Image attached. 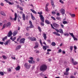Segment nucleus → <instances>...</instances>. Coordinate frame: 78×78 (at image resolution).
<instances>
[{
	"label": "nucleus",
	"mask_w": 78,
	"mask_h": 78,
	"mask_svg": "<svg viewBox=\"0 0 78 78\" xmlns=\"http://www.w3.org/2000/svg\"><path fill=\"white\" fill-rule=\"evenodd\" d=\"M71 62L72 63H73V65H74V66H75L78 64V62L76 61H74L73 59V58H72L71 60Z\"/></svg>",
	"instance_id": "obj_6"
},
{
	"label": "nucleus",
	"mask_w": 78,
	"mask_h": 78,
	"mask_svg": "<svg viewBox=\"0 0 78 78\" xmlns=\"http://www.w3.org/2000/svg\"><path fill=\"white\" fill-rule=\"evenodd\" d=\"M16 8H20V7L19 6V5H17L16 6Z\"/></svg>",
	"instance_id": "obj_64"
},
{
	"label": "nucleus",
	"mask_w": 78,
	"mask_h": 78,
	"mask_svg": "<svg viewBox=\"0 0 78 78\" xmlns=\"http://www.w3.org/2000/svg\"><path fill=\"white\" fill-rule=\"evenodd\" d=\"M22 17L23 20H25V14H23Z\"/></svg>",
	"instance_id": "obj_24"
},
{
	"label": "nucleus",
	"mask_w": 78,
	"mask_h": 78,
	"mask_svg": "<svg viewBox=\"0 0 78 78\" xmlns=\"http://www.w3.org/2000/svg\"><path fill=\"white\" fill-rule=\"evenodd\" d=\"M38 14L40 15H42V12H38Z\"/></svg>",
	"instance_id": "obj_45"
},
{
	"label": "nucleus",
	"mask_w": 78,
	"mask_h": 78,
	"mask_svg": "<svg viewBox=\"0 0 78 78\" xmlns=\"http://www.w3.org/2000/svg\"><path fill=\"white\" fill-rule=\"evenodd\" d=\"M43 37L44 40L47 39V34L45 33L43 34Z\"/></svg>",
	"instance_id": "obj_17"
},
{
	"label": "nucleus",
	"mask_w": 78,
	"mask_h": 78,
	"mask_svg": "<svg viewBox=\"0 0 78 78\" xmlns=\"http://www.w3.org/2000/svg\"><path fill=\"white\" fill-rule=\"evenodd\" d=\"M30 59H31V61H33V57H30Z\"/></svg>",
	"instance_id": "obj_59"
},
{
	"label": "nucleus",
	"mask_w": 78,
	"mask_h": 78,
	"mask_svg": "<svg viewBox=\"0 0 78 78\" xmlns=\"http://www.w3.org/2000/svg\"><path fill=\"white\" fill-rule=\"evenodd\" d=\"M53 34H56L57 36H60V34L58 33V32H53Z\"/></svg>",
	"instance_id": "obj_16"
},
{
	"label": "nucleus",
	"mask_w": 78,
	"mask_h": 78,
	"mask_svg": "<svg viewBox=\"0 0 78 78\" xmlns=\"http://www.w3.org/2000/svg\"><path fill=\"white\" fill-rule=\"evenodd\" d=\"M18 33V31L17 30H15L13 33L12 35L13 36H15Z\"/></svg>",
	"instance_id": "obj_12"
},
{
	"label": "nucleus",
	"mask_w": 78,
	"mask_h": 78,
	"mask_svg": "<svg viewBox=\"0 0 78 78\" xmlns=\"http://www.w3.org/2000/svg\"><path fill=\"white\" fill-rule=\"evenodd\" d=\"M1 14L3 16H5V14L3 13L2 12H1Z\"/></svg>",
	"instance_id": "obj_50"
},
{
	"label": "nucleus",
	"mask_w": 78,
	"mask_h": 78,
	"mask_svg": "<svg viewBox=\"0 0 78 78\" xmlns=\"http://www.w3.org/2000/svg\"><path fill=\"white\" fill-rule=\"evenodd\" d=\"M45 11H48V7L47 6L45 7Z\"/></svg>",
	"instance_id": "obj_54"
},
{
	"label": "nucleus",
	"mask_w": 78,
	"mask_h": 78,
	"mask_svg": "<svg viewBox=\"0 0 78 78\" xmlns=\"http://www.w3.org/2000/svg\"><path fill=\"white\" fill-rule=\"evenodd\" d=\"M63 1H64L65 0H63ZM59 2L61 3H62V4H63L64 3V2L62 1V0H59Z\"/></svg>",
	"instance_id": "obj_47"
},
{
	"label": "nucleus",
	"mask_w": 78,
	"mask_h": 78,
	"mask_svg": "<svg viewBox=\"0 0 78 78\" xmlns=\"http://www.w3.org/2000/svg\"><path fill=\"white\" fill-rule=\"evenodd\" d=\"M30 28V27H27L26 28V29L27 31H29V29Z\"/></svg>",
	"instance_id": "obj_49"
},
{
	"label": "nucleus",
	"mask_w": 78,
	"mask_h": 78,
	"mask_svg": "<svg viewBox=\"0 0 78 78\" xmlns=\"http://www.w3.org/2000/svg\"><path fill=\"white\" fill-rule=\"evenodd\" d=\"M30 11H31L33 13H34V14H37V12L33 9H30Z\"/></svg>",
	"instance_id": "obj_26"
},
{
	"label": "nucleus",
	"mask_w": 78,
	"mask_h": 78,
	"mask_svg": "<svg viewBox=\"0 0 78 78\" xmlns=\"http://www.w3.org/2000/svg\"><path fill=\"white\" fill-rule=\"evenodd\" d=\"M47 69V66L45 64L42 65L40 67V70L41 72H44Z\"/></svg>",
	"instance_id": "obj_1"
},
{
	"label": "nucleus",
	"mask_w": 78,
	"mask_h": 78,
	"mask_svg": "<svg viewBox=\"0 0 78 78\" xmlns=\"http://www.w3.org/2000/svg\"><path fill=\"white\" fill-rule=\"evenodd\" d=\"M0 75H2V76H3L4 75V73L3 72L0 71Z\"/></svg>",
	"instance_id": "obj_36"
},
{
	"label": "nucleus",
	"mask_w": 78,
	"mask_h": 78,
	"mask_svg": "<svg viewBox=\"0 0 78 78\" xmlns=\"http://www.w3.org/2000/svg\"><path fill=\"white\" fill-rule=\"evenodd\" d=\"M70 51H72V50H73V46H70Z\"/></svg>",
	"instance_id": "obj_44"
},
{
	"label": "nucleus",
	"mask_w": 78,
	"mask_h": 78,
	"mask_svg": "<svg viewBox=\"0 0 78 78\" xmlns=\"http://www.w3.org/2000/svg\"><path fill=\"white\" fill-rule=\"evenodd\" d=\"M56 19L58 20H61V17L58 16L56 17Z\"/></svg>",
	"instance_id": "obj_38"
},
{
	"label": "nucleus",
	"mask_w": 78,
	"mask_h": 78,
	"mask_svg": "<svg viewBox=\"0 0 78 78\" xmlns=\"http://www.w3.org/2000/svg\"><path fill=\"white\" fill-rule=\"evenodd\" d=\"M12 31L11 30L8 32L7 36L9 37H11L12 36Z\"/></svg>",
	"instance_id": "obj_8"
},
{
	"label": "nucleus",
	"mask_w": 78,
	"mask_h": 78,
	"mask_svg": "<svg viewBox=\"0 0 78 78\" xmlns=\"http://www.w3.org/2000/svg\"><path fill=\"white\" fill-rule=\"evenodd\" d=\"M69 34L73 37L74 41H77V40H78V39H77V38L75 37V36L73 35V33H69Z\"/></svg>",
	"instance_id": "obj_7"
},
{
	"label": "nucleus",
	"mask_w": 78,
	"mask_h": 78,
	"mask_svg": "<svg viewBox=\"0 0 78 78\" xmlns=\"http://www.w3.org/2000/svg\"><path fill=\"white\" fill-rule=\"evenodd\" d=\"M60 26H61L62 28H64V25H63V24H62V23H60Z\"/></svg>",
	"instance_id": "obj_41"
},
{
	"label": "nucleus",
	"mask_w": 78,
	"mask_h": 78,
	"mask_svg": "<svg viewBox=\"0 0 78 78\" xmlns=\"http://www.w3.org/2000/svg\"><path fill=\"white\" fill-rule=\"evenodd\" d=\"M35 51H36V53H39V51H37V50H35Z\"/></svg>",
	"instance_id": "obj_55"
},
{
	"label": "nucleus",
	"mask_w": 78,
	"mask_h": 78,
	"mask_svg": "<svg viewBox=\"0 0 78 78\" xmlns=\"http://www.w3.org/2000/svg\"><path fill=\"white\" fill-rule=\"evenodd\" d=\"M51 45H52V46H55V45H56V43L54 42H52L51 43Z\"/></svg>",
	"instance_id": "obj_29"
},
{
	"label": "nucleus",
	"mask_w": 78,
	"mask_h": 78,
	"mask_svg": "<svg viewBox=\"0 0 78 78\" xmlns=\"http://www.w3.org/2000/svg\"><path fill=\"white\" fill-rule=\"evenodd\" d=\"M43 48L44 50H47V47L46 46H43Z\"/></svg>",
	"instance_id": "obj_33"
},
{
	"label": "nucleus",
	"mask_w": 78,
	"mask_h": 78,
	"mask_svg": "<svg viewBox=\"0 0 78 78\" xmlns=\"http://www.w3.org/2000/svg\"><path fill=\"white\" fill-rule=\"evenodd\" d=\"M30 40L32 41H36V38L35 37H32L30 38Z\"/></svg>",
	"instance_id": "obj_13"
},
{
	"label": "nucleus",
	"mask_w": 78,
	"mask_h": 78,
	"mask_svg": "<svg viewBox=\"0 0 78 78\" xmlns=\"http://www.w3.org/2000/svg\"><path fill=\"white\" fill-rule=\"evenodd\" d=\"M69 15H70L71 17H73H73H75V14H72L69 13Z\"/></svg>",
	"instance_id": "obj_25"
},
{
	"label": "nucleus",
	"mask_w": 78,
	"mask_h": 78,
	"mask_svg": "<svg viewBox=\"0 0 78 78\" xmlns=\"http://www.w3.org/2000/svg\"><path fill=\"white\" fill-rule=\"evenodd\" d=\"M52 14H56V12H52Z\"/></svg>",
	"instance_id": "obj_56"
},
{
	"label": "nucleus",
	"mask_w": 78,
	"mask_h": 78,
	"mask_svg": "<svg viewBox=\"0 0 78 78\" xmlns=\"http://www.w3.org/2000/svg\"><path fill=\"white\" fill-rule=\"evenodd\" d=\"M19 1L20 2L21 4H22V5H23V3H25V2L24 1H22V0H19Z\"/></svg>",
	"instance_id": "obj_30"
},
{
	"label": "nucleus",
	"mask_w": 78,
	"mask_h": 78,
	"mask_svg": "<svg viewBox=\"0 0 78 78\" xmlns=\"http://www.w3.org/2000/svg\"><path fill=\"white\" fill-rule=\"evenodd\" d=\"M50 25L52 29L55 30V31H57V33L59 32L60 33H61V34H63V33H64V32H63V30H62V29H60L58 30V29L55 28V27H53V26L52 24L51 23Z\"/></svg>",
	"instance_id": "obj_2"
},
{
	"label": "nucleus",
	"mask_w": 78,
	"mask_h": 78,
	"mask_svg": "<svg viewBox=\"0 0 78 78\" xmlns=\"http://www.w3.org/2000/svg\"><path fill=\"white\" fill-rule=\"evenodd\" d=\"M52 24L53 26L54 27H55V28H58V27H59V25L55 23H53Z\"/></svg>",
	"instance_id": "obj_9"
},
{
	"label": "nucleus",
	"mask_w": 78,
	"mask_h": 78,
	"mask_svg": "<svg viewBox=\"0 0 78 78\" xmlns=\"http://www.w3.org/2000/svg\"><path fill=\"white\" fill-rule=\"evenodd\" d=\"M39 17H40V20L41 21V22L40 23V24H41V25L42 26H44V17L42 15H39Z\"/></svg>",
	"instance_id": "obj_3"
},
{
	"label": "nucleus",
	"mask_w": 78,
	"mask_h": 78,
	"mask_svg": "<svg viewBox=\"0 0 78 78\" xmlns=\"http://www.w3.org/2000/svg\"><path fill=\"white\" fill-rule=\"evenodd\" d=\"M19 8L20 10L21 11H23V7H22L20 6Z\"/></svg>",
	"instance_id": "obj_43"
},
{
	"label": "nucleus",
	"mask_w": 78,
	"mask_h": 78,
	"mask_svg": "<svg viewBox=\"0 0 78 78\" xmlns=\"http://www.w3.org/2000/svg\"><path fill=\"white\" fill-rule=\"evenodd\" d=\"M2 58H3V59H7V57L5 55H3Z\"/></svg>",
	"instance_id": "obj_42"
},
{
	"label": "nucleus",
	"mask_w": 78,
	"mask_h": 78,
	"mask_svg": "<svg viewBox=\"0 0 78 78\" xmlns=\"http://www.w3.org/2000/svg\"><path fill=\"white\" fill-rule=\"evenodd\" d=\"M64 74L65 75H69V72H66L64 73Z\"/></svg>",
	"instance_id": "obj_34"
},
{
	"label": "nucleus",
	"mask_w": 78,
	"mask_h": 78,
	"mask_svg": "<svg viewBox=\"0 0 78 78\" xmlns=\"http://www.w3.org/2000/svg\"><path fill=\"white\" fill-rule=\"evenodd\" d=\"M45 23H47V24H48V25H50V22L49 21L47 20H45Z\"/></svg>",
	"instance_id": "obj_23"
},
{
	"label": "nucleus",
	"mask_w": 78,
	"mask_h": 78,
	"mask_svg": "<svg viewBox=\"0 0 78 78\" xmlns=\"http://www.w3.org/2000/svg\"><path fill=\"white\" fill-rule=\"evenodd\" d=\"M6 24L5 23L4 24L3 26L2 29H4V28H5V27H6Z\"/></svg>",
	"instance_id": "obj_40"
},
{
	"label": "nucleus",
	"mask_w": 78,
	"mask_h": 78,
	"mask_svg": "<svg viewBox=\"0 0 78 78\" xmlns=\"http://www.w3.org/2000/svg\"><path fill=\"white\" fill-rule=\"evenodd\" d=\"M38 28L40 32H41V31H42V30L41 29V28L39 26L38 27Z\"/></svg>",
	"instance_id": "obj_35"
},
{
	"label": "nucleus",
	"mask_w": 78,
	"mask_h": 78,
	"mask_svg": "<svg viewBox=\"0 0 78 78\" xmlns=\"http://www.w3.org/2000/svg\"><path fill=\"white\" fill-rule=\"evenodd\" d=\"M70 70L69 68H66V72H69V71Z\"/></svg>",
	"instance_id": "obj_46"
},
{
	"label": "nucleus",
	"mask_w": 78,
	"mask_h": 78,
	"mask_svg": "<svg viewBox=\"0 0 78 78\" xmlns=\"http://www.w3.org/2000/svg\"><path fill=\"white\" fill-rule=\"evenodd\" d=\"M16 39V37H15L13 38L12 41H14Z\"/></svg>",
	"instance_id": "obj_51"
},
{
	"label": "nucleus",
	"mask_w": 78,
	"mask_h": 78,
	"mask_svg": "<svg viewBox=\"0 0 78 78\" xmlns=\"http://www.w3.org/2000/svg\"><path fill=\"white\" fill-rule=\"evenodd\" d=\"M8 72H11V69H9L8 70Z\"/></svg>",
	"instance_id": "obj_62"
},
{
	"label": "nucleus",
	"mask_w": 78,
	"mask_h": 78,
	"mask_svg": "<svg viewBox=\"0 0 78 78\" xmlns=\"http://www.w3.org/2000/svg\"><path fill=\"white\" fill-rule=\"evenodd\" d=\"M4 1H5L7 2V3H9V5H14V2H11L9 1H8V0H4Z\"/></svg>",
	"instance_id": "obj_11"
},
{
	"label": "nucleus",
	"mask_w": 78,
	"mask_h": 78,
	"mask_svg": "<svg viewBox=\"0 0 78 78\" xmlns=\"http://www.w3.org/2000/svg\"><path fill=\"white\" fill-rule=\"evenodd\" d=\"M35 46L34 47V48H36L39 47V43L37 42H36L35 44Z\"/></svg>",
	"instance_id": "obj_15"
},
{
	"label": "nucleus",
	"mask_w": 78,
	"mask_h": 78,
	"mask_svg": "<svg viewBox=\"0 0 78 78\" xmlns=\"http://www.w3.org/2000/svg\"><path fill=\"white\" fill-rule=\"evenodd\" d=\"M51 5H52L53 7V8H54V7H55V5H54V3L53 2V0H51Z\"/></svg>",
	"instance_id": "obj_18"
},
{
	"label": "nucleus",
	"mask_w": 78,
	"mask_h": 78,
	"mask_svg": "<svg viewBox=\"0 0 78 78\" xmlns=\"http://www.w3.org/2000/svg\"><path fill=\"white\" fill-rule=\"evenodd\" d=\"M11 23L10 22H8L7 23L6 25V27H11Z\"/></svg>",
	"instance_id": "obj_14"
},
{
	"label": "nucleus",
	"mask_w": 78,
	"mask_h": 78,
	"mask_svg": "<svg viewBox=\"0 0 78 78\" xmlns=\"http://www.w3.org/2000/svg\"><path fill=\"white\" fill-rule=\"evenodd\" d=\"M64 35L65 36H68L69 35V33H65L64 34Z\"/></svg>",
	"instance_id": "obj_37"
},
{
	"label": "nucleus",
	"mask_w": 78,
	"mask_h": 78,
	"mask_svg": "<svg viewBox=\"0 0 78 78\" xmlns=\"http://www.w3.org/2000/svg\"><path fill=\"white\" fill-rule=\"evenodd\" d=\"M57 16H59L60 14H59V13H57L56 14Z\"/></svg>",
	"instance_id": "obj_61"
},
{
	"label": "nucleus",
	"mask_w": 78,
	"mask_h": 78,
	"mask_svg": "<svg viewBox=\"0 0 78 78\" xmlns=\"http://www.w3.org/2000/svg\"><path fill=\"white\" fill-rule=\"evenodd\" d=\"M9 40L6 41L5 42V43H4V44L5 45H8V43H9Z\"/></svg>",
	"instance_id": "obj_28"
},
{
	"label": "nucleus",
	"mask_w": 78,
	"mask_h": 78,
	"mask_svg": "<svg viewBox=\"0 0 78 78\" xmlns=\"http://www.w3.org/2000/svg\"><path fill=\"white\" fill-rule=\"evenodd\" d=\"M25 38L21 39L20 41V44H24L25 43Z\"/></svg>",
	"instance_id": "obj_5"
},
{
	"label": "nucleus",
	"mask_w": 78,
	"mask_h": 78,
	"mask_svg": "<svg viewBox=\"0 0 78 78\" xmlns=\"http://www.w3.org/2000/svg\"><path fill=\"white\" fill-rule=\"evenodd\" d=\"M47 51L48 52L51 51V50L50 49H47Z\"/></svg>",
	"instance_id": "obj_53"
},
{
	"label": "nucleus",
	"mask_w": 78,
	"mask_h": 78,
	"mask_svg": "<svg viewBox=\"0 0 78 78\" xmlns=\"http://www.w3.org/2000/svg\"><path fill=\"white\" fill-rule=\"evenodd\" d=\"M17 13H15V18L13 19L14 20L16 21L17 20Z\"/></svg>",
	"instance_id": "obj_20"
},
{
	"label": "nucleus",
	"mask_w": 78,
	"mask_h": 78,
	"mask_svg": "<svg viewBox=\"0 0 78 78\" xmlns=\"http://www.w3.org/2000/svg\"><path fill=\"white\" fill-rule=\"evenodd\" d=\"M20 48H21V45H18L17 47L16 48V50H19Z\"/></svg>",
	"instance_id": "obj_22"
},
{
	"label": "nucleus",
	"mask_w": 78,
	"mask_h": 78,
	"mask_svg": "<svg viewBox=\"0 0 78 78\" xmlns=\"http://www.w3.org/2000/svg\"><path fill=\"white\" fill-rule=\"evenodd\" d=\"M74 50H76V49H77V47H76V46L75 45L74 46Z\"/></svg>",
	"instance_id": "obj_57"
},
{
	"label": "nucleus",
	"mask_w": 78,
	"mask_h": 78,
	"mask_svg": "<svg viewBox=\"0 0 78 78\" xmlns=\"http://www.w3.org/2000/svg\"><path fill=\"white\" fill-rule=\"evenodd\" d=\"M51 18L52 19L54 20H56V19H55V17H53V16H51Z\"/></svg>",
	"instance_id": "obj_48"
},
{
	"label": "nucleus",
	"mask_w": 78,
	"mask_h": 78,
	"mask_svg": "<svg viewBox=\"0 0 78 78\" xmlns=\"http://www.w3.org/2000/svg\"><path fill=\"white\" fill-rule=\"evenodd\" d=\"M0 5L1 6H3V5H4V4H3V3L2 2L1 3Z\"/></svg>",
	"instance_id": "obj_63"
},
{
	"label": "nucleus",
	"mask_w": 78,
	"mask_h": 78,
	"mask_svg": "<svg viewBox=\"0 0 78 78\" xmlns=\"http://www.w3.org/2000/svg\"><path fill=\"white\" fill-rule=\"evenodd\" d=\"M31 66V65L27 63H25L24 65L25 68L27 69H30V67Z\"/></svg>",
	"instance_id": "obj_4"
},
{
	"label": "nucleus",
	"mask_w": 78,
	"mask_h": 78,
	"mask_svg": "<svg viewBox=\"0 0 78 78\" xmlns=\"http://www.w3.org/2000/svg\"><path fill=\"white\" fill-rule=\"evenodd\" d=\"M62 52V50H61V49H59L58 50V52L59 53H61Z\"/></svg>",
	"instance_id": "obj_52"
},
{
	"label": "nucleus",
	"mask_w": 78,
	"mask_h": 78,
	"mask_svg": "<svg viewBox=\"0 0 78 78\" xmlns=\"http://www.w3.org/2000/svg\"><path fill=\"white\" fill-rule=\"evenodd\" d=\"M6 39H7V37H4L2 39L3 41H5V40H6Z\"/></svg>",
	"instance_id": "obj_39"
},
{
	"label": "nucleus",
	"mask_w": 78,
	"mask_h": 78,
	"mask_svg": "<svg viewBox=\"0 0 78 78\" xmlns=\"http://www.w3.org/2000/svg\"><path fill=\"white\" fill-rule=\"evenodd\" d=\"M62 23L64 25H65V24H67V21H64L62 22Z\"/></svg>",
	"instance_id": "obj_32"
},
{
	"label": "nucleus",
	"mask_w": 78,
	"mask_h": 78,
	"mask_svg": "<svg viewBox=\"0 0 78 78\" xmlns=\"http://www.w3.org/2000/svg\"><path fill=\"white\" fill-rule=\"evenodd\" d=\"M26 36H30V34L27 33L26 34Z\"/></svg>",
	"instance_id": "obj_58"
},
{
	"label": "nucleus",
	"mask_w": 78,
	"mask_h": 78,
	"mask_svg": "<svg viewBox=\"0 0 78 78\" xmlns=\"http://www.w3.org/2000/svg\"><path fill=\"white\" fill-rule=\"evenodd\" d=\"M20 37H19L17 39V41H19V39H20Z\"/></svg>",
	"instance_id": "obj_60"
},
{
	"label": "nucleus",
	"mask_w": 78,
	"mask_h": 78,
	"mask_svg": "<svg viewBox=\"0 0 78 78\" xmlns=\"http://www.w3.org/2000/svg\"><path fill=\"white\" fill-rule=\"evenodd\" d=\"M60 12L62 13V15H64V14H65V10L64 9H62L60 10Z\"/></svg>",
	"instance_id": "obj_10"
},
{
	"label": "nucleus",
	"mask_w": 78,
	"mask_h": 78,
	"mask_svg": "<svg viewBox=\"0 0 78 78\" xmlns=\"http://www.w3.org/2000/svg\"><path fill=\"white\" fill-rule=\"evenodd\" d=\"M30 14L31 15V17L32 19L33 20H34L35 19V17L34 16H33V14H32V13H31Z\"/></svg>",
	"instance_id": "obj_21"
},
{
	"label": "nucleus",
	"mask_w": 78,
	"mask_h": 78,
	"mask_svg": "<svg viewBox=\"0 0 78 78\" xmlns=\"http://www.w3.org/2000/svg\"><path fill=\"white\" fill-rule=\"evenodd\" d=\"M20 66H19L16 68L15 69L16 70V71H18V70H20Z\"/></svg>",
	"instance_id": "obj_19"
},
{
	"label": "nucleus",
	"mask_w": 78,
	"mask_h": 78,
	"mask_svg": "<svg viewBox=\"0 0 78 78\" xmlns=\"http://www.w3.org/2000/svg\"><path fill=\"white\" fill-rule=\"evenodd\" d=\"M30 25L29 26V27L30 28H34V26H33V24H30Z\"/></svg>",
	"instance_id": "obj_31"
},
{
	"label": "nucleus",
	"mask_w": 78,
	"mask_h": 78,
	"mask_svg": "<svg viewBox=\"0 0 78 78\" xmlns=\"http://www.w3.org/2000/svg\"><path fill=\"white\" fill-rule=\"evenodd\" d=\"M28 62L30 64H33V63H34V62L32 60H29Z\"/></svg>",
	"instance_id": "obj_27"
}]
</instances>
